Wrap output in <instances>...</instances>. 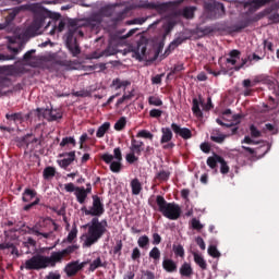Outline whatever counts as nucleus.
I'll return each instance as SVG.
<instances>
[{
  "instance_id": "1",
  "label": "nucleus",
  "mask_w": 279,
  "mask_h": 279,
  "mask_svg": "<svg viewBox=\"0 0 279 279\" xmlns=\"http://www.w3.org/2000/svg\"><path fill=\"white\" fill-rule=\"evenodd\" d=\"M76 250H80V245L73 244L63 250L51 252L50 256L36 254L27 259L24 266H21L20 269H26L27 271H40L41 269H47L48 267L62 265L64 260H69L71 258V254H74Z\"/></svg>"
},
{
  "instance_id": "2",
  "label": "nucleus",
  "mask_w": 279,
  "mask_h": 279,
  "mask_svg": "<svg viewBox=\"0 0 279 279\" xmlns=\"http://www.w3.org/2000/svg\"><path fill=\"white\" fill-rule=\"evenodd\" d=\"M62 15L60 13L51 12L47 9H39L34 16L33 23L26 28V36L34 38V36H40L43 27L47 23V19L51 21H60Z\"/></svg>"
},
{
  "instance_id": "3",
  "label": "nucleus",
  "mask_w": 279,
  "mask_h": 279,
  "mask_svg": "<svg viewBox=\"0 0 279 279\" xmlns=\"http://www.w3.org/2000/svg\"><path fill=\"white\" fill-rule=\"evenodd\" d=\"M156 204L159 213H161L166 219H170L171 221H178V219H180L182 215V208H180V205L175 203H167L165 196L161 195L156 197Z\"/></svg>"
},
{
  "instance_id": "4",
  "label": "nucleus",
  "mask_w": 279,
  "mask_h": 279,
  "mask_svg": "<svg viewBox=\"0 0 279 279\" xmlns=\"http://www.w3.org/2000/svg\"><path fill=\"white\" fill-rule=\"evenodd\" d=\"M87 228V238L84 242V247H90L106 234L107 229L102 227V225L99 222V218L94 217L90 222L86 225Z\"/></svg>"
},
{
  "instance_id": "5",
  "label": "nucleus",
  "mask_w": 279,
  "mask_h": 279,
  "mask_svg": "<svg viewBox=\"0 0 279 279\" xmlns=\"http://www.w3.org/2000/svg\"><path fill=\"white\" fill-rule=\"evenodd\" d=\"M88 29V26L84 20H72L69 23V31L66 38L77 40V38H84V32Z\"/></svg>"
},
{
  "instance_id": "6",
  "label": "nucleus",
  "mask_w": 279,
  "mask_h": 279,
  "mask_svg": "<svg viewBox=\"0 0 279 279\" xmlns=\"http://www.w3.org/2000/svg\"><path fill=\"white\" fill-rule=\"evenodd\" d=\"M204 10L210 21H217V19L226 16V5L221 2H207L204 4Z\"/></svg>"
},
{
  "instance_id": "7",
  "label": "nucleus",
  "mask_w": 279,
  "mask_h": 279,
  "mask_svg": "<svg viewBox=\"0 0 279 279\" xmlns=\"http://www.w3.org/2000/svg\"><path fill=\"white\" fill-rule=\"evenodd\" d=\"M8 43L7 49L13 54H0V60H16V56L25 48V44L20 41L16 37H8Z\"/></svg>"
},
{
  "instance_id": "8",
  "label": "nucleus",
  "mask_w": 279,
  "mask_h": 279,
  "mask_svg": "<svg viewBox=\"0 0 279 279\" xmlns=\"http://www.w3.org/2000/svg\"><path fill=\"white\" fill-rule=\"evenodd\" d=\"M92 199H93V204L89 207V209L86 208V206H84L81 208L82 213L90 217H96V218L101 217V215L106 213V208L104 207V202H101V197L97 195H93Z\"/></svg>"
},
{
  "instance_id": "9",
  "label": "nucleus",
  "mask_w": 279,
  "mask_h": 279,
  "mask_svg": "<svg viewBox=\"0 0 279 279\" xmlns=\"http://www.w3.org/2000/svg\"><path fill=\"white\" fill-rule=\"evenodd\" d=\"M64 190L66 193H74L76 197V202L81 205L86 204V199H88V194L84 191V186H75L74 183L64 184Z\"/></svg>"
},
{
  "instance_id": "10",
  "label": "nucleus",
  "mask_w": 279,
  "mask_h": 279,
  "mask_svg": "<svg viewBox=\"0 0 279 279\" xmlns=\"http://www.w3.org/2000/svg\"><path fill=\"white\" fill-rule=\"evenodd\" d=\"M192 112L195 114V117L202 118L204 117V113L202 112V109L199 108V104H202L204 110H211L213 108V98H207V104L204 105V100H202V96L197 98H193L192 100Z\"/></svg>"
},
{
  "instance_id": "11",
  "label": "nucleus",
  "mask_w": 279,
  "mask_h": 279,
  "mask_svg": "<svg viewBox=\"0 0 279 279\" xmlns=\"http://www.w3.org/2000/svg\"><path fill=\"white\" fill-rule=\"evenodd\" d=\"M171 141H173V129L171 126L161 128L160 145H162V149H173L175 143Z\"/></svg>"
},
{
  "instance_id": "12",
  "label": "nucleus",
  "mask_w": 279,
  "mask_h": 279,
  "mask_svg": "<svg viewBox=\"0 0 279 279\" xmlns=\"http://www.w3.org/2000/svg\"><path fill=\"white\" fill-rule=\"evenodd\" d=\"M100 159L105 161L106 165H110V171H112V173H121V169H123V165L119 160L113 161L114 156L106 153L101 155Z\"/></svg>"
},
{
  "instance_id": "13",
  "label": "nucleus",
  "mask_w": 279,
  "mask_h": 279,
  "mask_svg": "<svg viewBox=\"0 0 279 279\" xmlns=\"http://www.w3.org/2000/svg\"><path fill=\"white\" fill-rule=\"evenodd\" d=\"M171 130L173 134H175V137L180 136L183 138V141H189V138H193V132L189 128H181L180 124L173 122L171 124Z\"/></svg>"
},
{
  "instance_id": "14",
  "label": "nucleus",
  "mask_w": 279,
  "mask_h": 279,
  "mask_svg": "<svg viewBox=\"0 0 279 279\" xmlns=\"http://www.w3.org/2000/svg\"><path fill=\"white\" fill-rule=\"evenodd\" d=\"M37 112L47 121H58L62 119V111L60 109H37Z\"/></svg>"
},
{
  "instance_id": "15",
  "label": "nucleus",
  "mask_w": 279,
  "mask_h": 279,
  "mask_svg": "<svg viewBox=\"0 0 279 279\" xmlns=\"http://www.w3.org/2000/svg\"><path fill=\"white\" fill-rule=\"evenodd\" d=\"M32 136H34V134L32 133H27L26 135L22 136L19 140L20 145H25L26 147H29V145H32V149H36V147L43 145V140L38 138V137H34L32 138Z\"/></svg>"
},
{
  "instance_id": "16",
  "label": "nucleus",
  "mask_w": 279,
  "mask_h": 279,
  "mask_svg": "<svg viewBox=\"0 0 279 279\" xmlns=\"http://www.w3.org/2000/svg\"><path fill=\"white\" fill-rule=\"evenodd\" d=\"M180 1H168V2H153V10H156L158 14H167L171 10V8H178Z\"/></svg>"
},
{
  "instance_id": "17",
  "label": "nucleus",
  "mask_w": 279,
  "mask_h": 279,
  "mask_svg": "<svg viewBox=\"0 0 279 279\" xmlns=\"http://www.w3.org/2000/svg\"><path fill=\"white\" fill-rule=\"evenodd\" d=\"M87 24L88 29H95L97 25L104 22V15L100 11L93 13L88 19L83 20Z\"/></svg>"
},
{
  "instance_id": "18",
  "label": "nucleus",
  "mask_w": 279,
  "mask_h": 279,
  "mask_svg": "<svg viewBox=\"0 0 279 279\" xmlns=\"http://www.w3.org/2000/svg\"><path fill=\"white\" fill-rule=\"evenodd\" d=\"M64 159L58 160V165L59 167H61V169H69V167H71V165H73V162H75V150H72L70 153H63L60 155V158L66 157Z\"/></svg>"
},
{
  "instance_id": "19",
  "label": "nucleus",
  "mask_w": 279,
  "mask_h": 279,
  "mask_svg": "<svg viewBox=\"0 0 279 279\" xmlns=\"http://www.w3.org/2000/svg\"><path fill=\"white\" fill-rule=\"evenodd\" d=\"M195 12H197V7H184L177 11L175 15L191 21V19H195Z\"/></svg>"
},
{
  "instance_id": "20",
  "label": "nucleus",
  "mask_w": 279,
  "mask_h": 279,
  "mask_svg": "<svg viewBox=\"0 0 279 279\" xmlns=\"http://www.w3.org/2000/svg\"><path fill=\"white\" fill-rule=\"evenodd\" d=\"M65 45L73 58H77V56L82 53V49L80 48V44H77V39L66 38Z\"/></svg>"
},
{
  "instance_id": "21",
  "label": "nucleus",
  "mask_w": 279,
  "mask_h": 279,
  "mask_svg": "<svg viewBox=\"0 0 279 279\" xmlns=\"http://www.w3.org/2000/svg\"><path fill=\"white\" fill-rule=\"evenodd\" d=\"M45 228L48 227H43L40 226V221L38 223H36L34 227L28 228L31 234H35V236H44V239H49V236H51V234H53V232H45Z\"/></svg>"
},
{
  "instance_id": "22",
  "label": "nucleus",
  "mask_w": 279,
  "mask_h": 279,
  "mask_svg": "<svg viewBox=\"0 0 279 279\" xmlns=\"http://www.w3.org/2000/svg\"><path fill=\"white\" fill-rule=\"evenodd\" d=\"M147 57V45L143 43H137L136 49L133 51V58L135 60L143 61Z\"/></svg>"
},
{
  "instance_id": "23",
  "label": "nucleus",
  "mask_w": 279,
  "mask_h": 279,
  "mask_svg": "<svg viewBox=\"0 0 279 279\" xmlns=\"http://www.w3.org/2000/svg\"><path fill=\"white\" fill-rule=\"evenodd\" d=\"M19 73H23V66L15 65H2L0 66V74L4 75H19Z\"/></svg>"
},
{
  "instance_id": "24",
  "label": "nucleus",
  "mask_w": 279,
  "mask_h": 279,
  "mask_svg": "<svg viewBox=\"0 0 279 279\" xmlns=\"http://www.w3.org/2000/svg\"><path fill=\"white\" fill-rule=\"evenodd\" d=\"M253 22H254V19L246 17V19L240 21L238 24H234L233 26H231V32L239 33L242 29H245V27H250Z\"/></svg>"
},
{
  "instance_id": "25",
  "label": "nucleus",
  "mask_w": 279,
  "mask_h": 279,
  "mask_svg": "<svg viewBox=\"0 0 279 279\" xmlns=\"http://www.w3.org/2000/svg\"><path fill=\"white\" fill-rule=\"evenodd\" d=\"M144 146H145V143H143V141H138L134 138V136H132L130 150L133 151V154L141 156V154H143Z\"/></svg>"
},
{
  "instance_id": "26",
  "label": "nucleus",
  "mask_w": 279,
  "mask_h": 279,
  "mask_svg": "<svg viewBox=\"0 0 279 279\" xmlns=\"http://www.w3.org/2000/svg\"><path fill=\"white\" fill-rule=\"evenodd\" d=\"M162 267L165 269V271H167L168 274H175V271H178V264L170 258H165L162 262Z\"/></svg>"
},
{
  "instance_id": "27",
  "label": "nucleus",
  "mask_w": 279,
  "mask_h": 279,
  "mask_svg": "<svg viewBox=\"0 0 279 279\" xmlns=\"http://www.w3.org/2000/svg\"><path fill=\"white\" fill-rule=\"evenodd\" d=\"M169 178H171V171L161 169L155 174L154 181L159 183L169 182Z\"/></svg>"
},
{
  "instance_id": "28",
  "label": "nucleus",
  "mask_w": 279,
  "mask_h": 279,
  "mask_svg": "<svg viewBox=\"0 0 279 279\" xmlns=\"http://www.w3.org/2000/svg\"><path fill=\"white\" fill-rule=\"evenodd\" d=\"M80 268L77 267V260L69 263L65 268L64 272L66 274L68 278H73V276H77Z\"/></svg>"
},
{
  "instance_id": "29",
  "label": "nucleus",
  "mask_w": 279,
  "mask_h": 279,
  "mask_svg": "<svg viewBox=\"0 0 279 279\" xmlns=\"http://www.w3.org/2000/svg\"><path fill=\"white\" fill-rule=\"evenodd\" d=\"M114 10H117V4H106L99 9V12L104 19H110L114 14Z\"/></svg>"
},
{
  "instance_id": "30",
  "label": "nucleus",
  "mask_w": 279,
  "mask_h": 279,
  "mask_svg": "<svg viewBox=\"0 0 279 279\" xmlns=\"http://www.w3.org/2000/svg\"><path fill=\"white\" fill-rule=\"evenodd\" d=\"M226 138H228V135L221 133L220 131H214L210 134V141H213V143H217L218 145H222V143L226 142Z\"/></svg>"
},
{
  "instance_id": "31",
  "label": "nucleus",
  "mask_w": 279,
  "mask_h": 279,
  "mask_svg": "<svg viewBox=\"0 0 279 279\" xmlns=\"http://www.w3.org/2000/svg\"><path fill=\"white\" fill-rule=\"evenodd\" d=\"M236 60H241V52L238 49H233L229 52V58H227V64L235 66Z\"/></svg>"
},
{
  "instance_id": "32",
  "label": "nucleus",
  "mask_w": 279,
  "mask_h": 279,
  "mask_svg": "<svg viewBox=\"0 0 279 279\" xmlns=\"http://www.w3.org/2000/svg\"><path fill=\"white\" fill-rule=\"evenodd\" d=\"M179 272L183 278H191L193 276V267H191V264L184 263L180 267Z\"/></svg>"
},
{
  "instance_id": "33",
  "label": "nucleus",
  "mask_w": 279,
  "mask_h": 279,
  "mask_svg": "<svg viewBox=\"0 0 279 279\" xmlns=\"http://www.w3.org/2000/svg\"><path fill=\"white\" fill-rule=\"evenodd\" d=\"M106 265H108L107 262H104L101 259V256H98L96 259H94L90 264H89V268L88 271H95L96 269H99V267H106Z\"/></svg>"
},
{
  "instance_id": "34",
  "label": "nucleus",
  "mask_w": 279,
  "mask_h": 279,
  "mask_svg": "<svg viewBox=\"0 0 279 279\" xmlns=\"http://www.w3.org/2000/svg\"><path fill=\"white\" fill-rule=\"evenodd\" d=\"M132 195H141V191H143V184L138 179H133L131 181Z\"/></svg>"
},
{
  "instance_id": "35",
  "label": "nucleus",
  "mask_w": 279,
  "mask_h": 279,
  "mask_svg": "<svg viewBox=\"0 0 279 279\" xmlns=\"http://www.w3.org/2000/svg\"><path fill=\"white\" fill-rule=\"evenodd\" d=\"M221 161V156L217 155V153H214L213 156L207 158V166L211 169H217V165Z\"/></svg>"
},
{
  "instance_id": "36",
  "label": "nucleus",
  "mask_w": 279,
  "mask_h": 279,
  "mask_svg": "<svg viewBox=\"0 0 279 279\" xmlns=\"http://www.w3.org/2000/svg\"><path fill=\"white\" fill-rule=\"evenodd\" d=\"M36 195H37L36 190L25 189L22 196V202H25V203L32 202V199H34Z\"/></svg>"
},
{
  "instance_id": "37",
  "label": "nucleus",
  "mask_w": 279,
  "mask_h": 279,
  "mask_svg": "<svg viewBox=\"0 0 279 279\" xmlns=\"http://www.w3.org/2000/svg\"><path fill=\"white\" fill-rule=\"evenodd\" d=\"M110 130V122H105L102 123L97 132H96V136L97 138H104V136H106V133Z\"/></svg>"
},
{
  "instance_id": "38",
  "label": "nucleus",
  "mask_w": 279,
  "mask_h": 279,
  "mask_svg": "<svg viewBox=\"0 0 279 279\" xmlns=\"http://www.w3.org/2000/svg\"><path fill=\"white\" fill-rule=\"evenodd\" d=\"M193 256L194 262L196 263V265H198V267H201V269H207L208 264H206V259H204L202 255H199L198 253H193Z\"/></svg>"
},
{
  "instance_id": "39",
  "label": "nucleus",
  "mask_w": 279,
  "mask_h": 279,
  "mask_svg": "<svg viewBox=\"0 0 279 279\" xmlns=\"http://www.w3.org/2000/svg\"><path fill=\"white\" fill-rule=\"evenodd\" d=\"M135 8H137L138 10H153L154 2H149L148 0H140L135 4Z\"/></svg>"
},
{
  "instance_id": "40",
  "label": "nucleus",
  "mask_w": 279,
  "mask_h": 279,
  "mask_svg": "<svg viewBox=\"0 0 279 279\" xmlns=\"http://www.w3.org/2000/svg\"><path fill=\"white\" fill-rule=\"evenodd\" d=\"M125 125H128V119L125 117H121L116 123H114V130L117 132H122V130H125Z\"/></svg>"
},
{
  "instance_id": "41",
  "label": "nucleus",
  "mask_w": 279,
  "mask_h": 279,
  "mask_svg": "<svg viewBox=\"0 0 279 279\" xmlns=\"http://www.w3.org/2000/svg\"><path fill=\"white\" fill-rule=\"evenodd\" d=\"M40 226L53 228L54 232L58 231V223H56V221H53L51 218H45L44 220H40Z\"/></svg>"
},
{
  "instance_id": "42",
  "label": "nucleus",
  "mask_w": 279,
  "mask_h": 279,
  "mask_svg": "<svg viewBox=\"0 0 279 279\" xmlns=\"http://www.w3.org/2000/svg\"><path fill=\"white\" fill-rule=\"evenodd\" d=\"M219 165H220V173H222V175H228V173H230V166H228V161H226V159L221 157Z\"/></svg>"
},
{
  "instance_id": "43",
  "label": "nucleus",
  "mask_w": 279,
  "mask_h": 279,
  "mask_svg": "<svg viewBox=\"0 0 279 279\" xmlns=\"http://www.w3.org/2000/svg\"><path fill=\"white\" fill-rule=\"evenodd\" d=\"M77 239V226H73L71 231L69 232L66 236V243H73Z\"/></svg>"
},
{
  "instance_id": "44",
  "label": "nucleus",
  "mask_w": 279,
  "mask_h": 279,
  "mask_svg": "<svg viewBox=\"0 0 279 279\" xmlns=\"http://www.w3.org/2000/svg\"><path fill=\"white\" fill-rule=\"evenodd\" d=\"M66 145H72V147H75L77 145L75 137H63L60 143V147H66Z\"/></svg>"
},
{
  "instance_id": "45",
  "label": "nucleus",
  "mask_w": 279,
  "mask_h": 279,
  "mask_svg": "<svg viewBox=\"0 0 279 279\" xmlns=\"http://www.w3.org/2000/svg\"><path fill=\"white\" fill-rule=\"evenodd\" d=\"M5 119L8 121H14V123H16V121H23V113L21 112H15V113H7L5 114Z\"/></svg>"
},
{
  "instance_id": "46",
  "label": "nucleus",
  "mask_w": 279,
  "mask_h": 279,
  "mask_svg": "<svg viewBox=\"0 0 279 279\" xmlns=\"http://www.w3.org/2000/svg\"><path fill=\"white\" fill-rule=\"evenodd\" d=\"M116 54H117V49L112 46H108L105 50L100 52V57L105 56L106 58L110 56H116Z\"/></svg>"
},
{
  "instance_id": "47",
  "label": "nucleus",
  "mask_w": 279,
  "mask_h": 279,
  "mask_svg": "<svg viewBox=\"0 0 279 279\" xmlns=\"http://www.w3.org/2000/svg\"><path fill=\"white\" fill-rule=\"evenodd\" d=\"M136 138H148L149 141H154V134L147 130H142L136 134Z\"/></svg>"
},
{
  "instance_id": "48",
  "label": "nucleus",
  "mask_w": 279,
  "mask_h": 279,
  "mask_svg": "<svg viewBox=\"0 0 279 279\" xmlns=\"http://www.w3.org/2000/svg\"><path fill=\"white\" fill-rule=\"evenodd\" d=\"M274 0H253L251 2V5L255 8V10H258L259 8H263V5H267V3H271Z\"/></svg>"
},
{
  "instance_id": "49",
  "label": "nucleus",
  "mask_w": 279,
  "mask_h": 279,
  "mask_svg": "<svg viewBox=\"0 0 279 279\" xmlns=\"http://www.w3.org/2000/svg\"><path fill=\"white\" fill-rule=\"evenodd\" d=\"M56 175V168L47 167L44 169V179L49 180V178H53Z\"/></svg>"
},
{
  "instance_id": "50",
  "label": "nucleus",
  "mask_w": 279,
  "mask_h": 279,
  "mask_svg": "<svg viewBox=\"0 0 279 279\" xmlns=\"http://www.w3.org/2000/svg\"><path fill=\"white\" fill-rule=\"evenodd\" d=\"M149 258H153V260H160V248H158V246L150 250Z\"/></svg>"
},
{
  "instance_id": "51",
  "label": "nucleus",
  "mask_w": 279,
  "mask_h": 279,
  "mask_svg": "<svg viewBox=\"0 0 279 279\" xmlns=\"http://www.w3.org/2000/svg\"><path fill=\"white\" fill-rule=\"evenodd\" d=\"M173 27H175V21H169L163 25L165 36H169L170 32H173Z\"/></svg>"
},
{
  "instance_id": "52",
  "label": "nucleus",
  "mask_w": 279,
  "mask_h": 279,
  "mask_svg": "<svg viewBox=\"0 0 279 279\" xmlns=\"http://www.w3.org/2000/svg\"><path fill=\"white\" fill-rule=\"evenodd\" d=\"M137 245L142 248L147 247V245H149V236L147 235L140 236L137 240Z\"/></svg>"
},
{
  "instance_id": "53",
  "label": "nucleus",
  "mask_w": 279,
  "mask_h": 279,
  "mask_svg": "<svg viewBox=\"0 0 279 279\" xmlns=\"http://www.w3.org/2000/svg\"><path fill=\"white\" fill-rule=\"evenodd\" d=\"M208 254L213 258H219L221 256V253H219V250H217V246H215V245H210L208 247Z\"/></svg>"
},
{
  "instance_id": "54",
  "label": "nucleus",
  "mask_w": 279,
  "mask_h": 279,
  "mask_svg": "<svg viewBox=\"0 0 279 279\" xmlns=\"http://www.w3.org/2000/svg\"><path fill=\"white\" fill-rule=\"evenodd\" d=\"M182 71H184V64H177L173 66V69H171L170 73L168 74V77H171V75H175V73H182Z\"/></svg>"
},
{
  "instance_id": "55",
  "label": "nucleus",
  "mask_w": 279,
  "mask_h": 279,
  "mask_svg": "<svg viewBox=\"0 0 279 279\" xmlns=\"http://www.w3.org/2000/svg\"><path fill=\"white\" fill-rule=\"evenodd\" d=\"M135 154L136 153L131 151L125 156V160L126 162H129V165H134V162H138V157H136Z\"/></svg>"
},
{
  "instance_id": "56",
  "label": "nucleus",
  "mask_w": 279,
  "mask_h": 279,
  "mask_svg": "<svg viewBox=\"0 0 279 279\" xmlns=\"http://www.w3.org/2000/svg\"><path fill=\"white\" fill-rule=\"evenodd\" d=\"M64 27H66V23H64V21H60L58 26L54 25L52 27L50 35L53 36V34H56V29H58V32H64Z\"/></svg>"
},
{
  "instance_id": "57",
  "label": "nucleus",
  "mask_w": 279,
  "mask_h": 279,
  "mask_svg": "<svg viewBox=\"0 0 279 279\" xmlns=\"http://www.w3.org/2000/svg\"><path fill=\"white\" fill-rule=\"evenodd\" d=\"M22 10H23V7L13 8L9 13V19H11V21H14V19H16V15H19Z\"/></svg>"
},
{
  "instance_id": "58",
  "label": "nucleus",
  "mask_w": 279,
  "mask_h": 279,
  "mask_svg": "<svg viewBox=\"0 0 279 279\" xmlns=\"http://www.w3.org/2000/svg\"><path fill=\"white\" fill-rule=\"evenodd\" d=\"M148 104L150 106H162V99H160L159 97H156V96H150L148 98Z\"/></svg>"
},
{
  "instance_id": "59",
  "label": "nucleus",
  "mask_w": 279,
  "mask_h": 279,
  "mask_svg": "<svg viewBox=\"0 0 279 279\" xmlns=\"http://www.w3.org/2000/svg\"><path fill=\"white\" fill-rule=\"evenodd\" d=\"M250 132H251L252 138H260L262 136V133L258 131V129L254 124L250 126Z\"/></svg>"
},
{
  "instance_id": "60",
  "label": "nucleus",
  "mask_w": 279,
  "mask_h": 279,
  "mask_svg": "<svg viewBox=\"0 0 279 279\" xmlns=\"http://www.w3.org/2000/svg\"><path fill=\"white\" fill-rule=\"evenodd\" d=\"M184 43V37H177L171 44L169 45V49H175V47H180Z\"/></svg>"
},
{
  "instance_id": "61",
  "label": "nucleus",
  "mask_w": 279,
  "mask_h": 279,
  "mask_svg": "<svg viewBox=\"0 0 279 279\" xmlns=\"http://www.w3.org/2000/svg\"><path fill=\"white\" fill-rule=\"evenodd\" d=\"M191 226L193 230H198V231L204 228V225H202V222L197 218L192 219Z\"/></svg>"
},
{
  "instance_id": "62",
  "label": "nucleus",
  "mask_w": 279,
  "mask_h": 279,
  "mask_svg": "<svg viewBox=\"0 0 279 279\" xmlns=\"http://www.w3.org/2000/svg\"><path fill=\"white\" fill-rule=\"evenodd\" d=\"M134 97V94L131 92L128 95H123L121 98L118 99L117 106H121L124 101H130Z\"/></svg>"
},
{
  "instance_id": "63",
  "label": "nucleus",
  "mask_w": 279,
  "mask_h": 279,
  "mask_svg": "<svg viewBox=\"0 0 279 279\" xmlns=\"http://www.w3.org/2000/svg\"><path fill=\"white\" fill-rule=\"evenodd\" d=\"M122 250H123V241L118 240L116 242V247H113V254H118V256H121Z\"/></svg>"
},
{
  "instance_id": "64",
  "label": "nucleus",
  "mask_w": 279,
  "mask_h": 279,
  "mask_svg": "<svg viewBox=\"0 0 279 279\" xmlns=\"http://www.w3.org/2000/svg\"><path fill=\"white\" fill-rule=\"evenodd\" d=\"M173 252L175 256H180V258H184V246L180 244L178 246H173Z\"/></svg>"
}]
</instances>
